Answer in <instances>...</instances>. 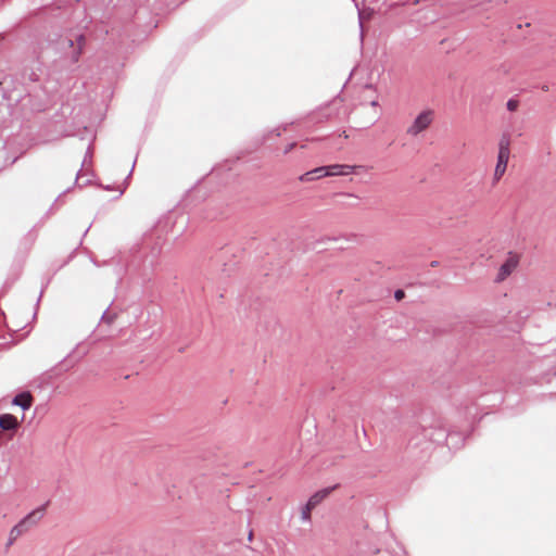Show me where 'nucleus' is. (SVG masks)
Returning a JSON list of instances; mask_svg holds the SVG:
<instances>
[{
    "label": "nucleus",
    "mask_w": 556,
    "mask_h": 556,
    "mask_svg": "<svg viewBox=\"0 0 556 556\" xmlns=\"http://www.w3.org/2000/svg\"><path fill=\"white\" fill-rule=\"evenodd\" d=\"M509 144L510 141L507 136H503L498 142L497 161L493 173V185H496L506 172L510 155Z\"/></svg>",
    "instance_id": "1"
},
{
    "label": "nucleus",
    "mask_w": 556,
    "mask_h": 556,
    "mask_svg": "<svg viewBox=\"0 0 556 556\" xmlns=\"http://www.w3.org/2000/svg\"><path fill=\"white\" fill-rule=\"evenodd\" d=\"M433 119L434 112L432 110H425L420 112L407 127L406 134L410 137H417L429 128Z\"/></svg>",
    "instance_id": "2"
},
{
    "label": "nucleus",
    "mask_w": 556,
    "mask_h": 556,
    "mask_svg": "<svg viewBox=\"0 0 556 556\" xmlns=\"http://www.w3.org/2000/svg\"><path fill=\"white\" fill-rule=\"evenodd\" d=\"M46 505H41L27 514L13 529L11 535H20L30 527L36 526L45 516Z\"/></svg>",
    "instance_id": "3"
},
{
    "label": "nucleus",
    "mask_w": 556,
    "mask_h": 556,
    "mask_svg": "<svg viewBox=\"0 0 556 556\" xmlns=\"http://www.w3.org/2000/svg\"><path fill=\"white\" fill-rule=\"evenodd\" d=\"M46 505H41L27 514L13 529L11 535H20L30 527L36 526L45 516Z\"/></svg>",
    "instance_id": "4"
},
{
    "label": "nucleus",
    "mask_w": 556,
    "mask_h": 556,
    "mask_svg": "<svg viewBox=\"0 0 556 556\" xmlns=\"http://www.w3.org/2000/svg\"><path fill=\"white\" fill-rule=\"evenodd\" d=\"M517 265L518 257L516 255L509 254V256L500 267L496 281L505 280L517 268Z\"/></svg>",
    "instance_id": "5"
},
{
    "label": "nucleus",
    "mask_w": 556,
    "mask_h": 556,
    "mask_svg": "<svg viewBox=\"0 0 556 556\" xmlns=\"http://www.w3.org/2000/svg\"><path fill=\"white\" fill-rule=\"evenodd\" d=\"M329 176H348L354 172L356 166L353 165H342V164H333L327 166Z\"/></svg>",
    "instance_id": "6"
},
{
    "label": "nucleus",
    "mask_w": 556,
    "mask_h": 556,
    "mask_svg": "<svg viewBox=\"0 0 556 556\" xmlns=\"http://www.w3.org/2000/svg\"><path fill=\"white\" fill-rule=\"evenodd\" d=\"M76 41H77V46L74 45V40L73 39H68V46L71 48H73V51L71 53V60L72 62H77L80 58V54L83 52V47H84V43H85V37L83 35H78L76 37Z\"/></svg>",
    "instance_id": "7"
},
{
    "label": "nucleus",
    "mask_w": 556,
    "mask_h": 556,
    "mask_svg": "<svg viewBox=\"0 0 556 556\" xmlns=\"http://www.w3.org/2000/svg\"><path fill=\"white\" fill-rule=\"evenodd\" d=\"M13 405L20 406L22 409H28L33 404V396L29 392L18 393L13 397Z\"/></svg>",
    "instance_id": "8"
},
{
    "label": "nucleus",
    "mask_w": 556,
    "mask_h": 556,
    "mask_svg": "<svg viewBox=\"0 0 556 556\" xmlns=\"http://www.w3.org/2000/svg\"><path fill=\"white\" fill-rule=\"evenodd\" d=\"M18 426L16 417L10 414L0 415V428L2 430H14Z\"/></svg>",
    "instance_id": "9"
},
{
    "label": "nucleus",
    "mask_w": 556,
    "mask_h": 556,
    "mask_svg": "<svg viewBox=\"0 0 556 556\" xmlns=\"http://www.w3.org/2000/svg\"><path fill=\"white\" fill-rule=\"evenodd\" d=\"M329 493L330 489H324L321 491H318L308 498L307 504H309L311 507L315 508L324 498L327 497Z\"/></svg>",
    "instance_id": "10"
},
{
    "label": "nucleus",
    "mask_w": 556,
    "mask_h": 556,
    "mask_svg": "<svg viewBox=\"0 0 556 556\" xmlns=\"http://www.w3.org/2000/svg\"><path fill=\"white\" fill-rule=\"evenodd\" d=\"M314 507H311L309 504H305V506L303 507L302 511H301V519L303 521H309L311 520V511Z\"/></svg>",
    "instance_id": "11"
},
{
    "label": "nucleus",
    "mask_w": 556,
    "mask_h": 556,
    "mask_svg": "<svg viewBox=\"0 0 556 556\" xmlns=\"http://www.w3.org/2000/svg\"><path fill=\"white\" fill-rule=\"evenodd\" d=\"M314 173L316 175V179H319L321 177H330L327 166L314 168Z\"/></svg>",
    "instance_id": "12"
},
{
    "label": "nucleus",
    "mask_w": 556,
    "mask_h": 556,
    "mask_svg": "<svg viewBox=\"0 0 556 556\" xmlns=\"http://www.w3.org/2000/svg\"><path fill=\"white\" fill-rule=\"evenodd\" d=\"M300 181L302 182H307V181H312V180H315L316 179V175L314 173V169L312 170H308L306 173H304L303 175H301L299 177Z\"/></svg>",
    "instance_id": "13"
},
{
    "label": "nucleus",
    "mask_w": 556,
    "mask_h": 556,
    "mask_svg": "<svg viewBox=\"0 0 556 556\" xmlns=\"http://www.w3.org/2000/svg\"><path fill=\"white\" fill-rule=\"evenodd\" d=\"M445 437H446V435H445V432H444L443 430H441V429H440V430H438V432H437L435 437L430 435L429 438H430V440H432V441L440 442V441H442L443 439H445Z\"/></svg>",
    "instance_id": "14"
},
{
    "label": "nucleus",
    "mask_w": 556,
    "mask_h": 556,
    "mask_svg": "<svg viewBox=\"0 0 556 556\" xmlns=\"http://www.w3.org/2000/svg\"><path fill=\"white\" fill-rule=\"evenodd\" d=\"M507 110L515 111L518 108V101L515 99H509L506 103Z\"/></svg>",
    "instance_id": "15"
},
{
    "label": "nucleus",
    "mask_w": 556,
    "mask_h": 556,
    "mask_svg": "<svg viewBox=\"0 0 556 556\" xmlns=\"http://www.w3.org/2000/svg\"><path fill=\"white\" fill-rule=\"evenodd\" d=\"M114 315L108 313V312H104L103 315H102V320H106L109 324L113 323L114 320Z\"/></svg>",
    "instance_id": "16"
},
{
    "label": "nucleus",
    "mask_w": 556,
    "mask_h": 556,
    "mask_svg": "<svg viewBox=\"0 0 556 556\" xmlns=\"http://www.w3.org/2000/svg\"><path fill=\"white\" fill-rule=\"evenodd\" d=\"M394 298L400 301L404 298V291L403 290H396L394 293Z\"/></svg>",
    "instance_id": "17"
},
{
    "label": "nucleus",
    "mask_w": 556,
    "mask_h": 556,
    "mask_svg": "<svg viewBox=\"0 0 556 556\" xmlns=\"http://www.w3.org/2000/svg\"><path fill=\"white\" fill-rule=\"evenodd\" d=\"M359 28H361V31H359V39H361V42H363V39H364V31H363V23L359 22Z\"/></svg>",
    "instance_id": "18"
},
{
    "label": "nucleus",
    "mask_w": 556,
    "mask_h": 556,
    "mask_svg": "<svg viewBox=\"0 0 556 556\" xmlns=\"http://www.w3.org/2000/svg\"><path fill=\"white\" fill-rule=\"evenodd\" d=\"M372 106H377L378 105V102L376 100L371 101L370 103Z\"/></svg>",
    "instance_id": "19"
}]
</instances>
